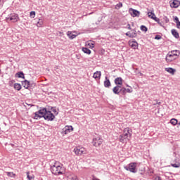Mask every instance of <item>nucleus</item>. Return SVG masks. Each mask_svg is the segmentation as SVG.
Here are the masks:
<instances>
[{
	"label": "nucleus",
	"mask_w": 180,
	"mask_h": 180,
	"mask_svg": "<svg viewBox=\"0 0 180 180\" xmlns=\"http://www.w3.org/2000/svg\"><path fill=\"white\" fill-rule=\"evenodd\" d=\"M167 22H169V20H168V18H166V22L167 23Z\"/></svg>",
	"instance_id": "obj_50"
},
{
	"label": "nucleus",
	"mask_w": 180,
	"mask_h": 180,
	"mask_svg": "<svg viewBox=\"0 0 180 180\" xmlns=\"http://www.w3.org/2000/svg\"><path fill=\"white\" fill-rule=\"evenodd\" d=\"M30 18H34V16H36V12L35 11H31L30 13Z\"/></svg>",
	"instance_id": "obj_36"
},
{
	"label": "nucleus",
	"mask_w": 180,
	"mask_h": 180,
	"mask_svg": "<svg viewBox=\"0 0 180 180\" xmlns=\"http://www.w3.org/2000/svg\"><path fill=\"white\" fill-rule=\"evenodd\" d=\"M132 32H131V36H134V37H137V31L136 30H132Z\"/></svg>",
	"instance_id": "obj_32"
},
{
	"label": "nucleus",
	"mask_w": 180,
	"mask_h": 180,
	"mask_svg": "<svg viewBox=\"0 0 180 180\" xmlns=\"http://www.w3.org/2000/svg\"><path fill=\"white\" fill-rule=\"evenodd\" d=\"M115 84L117 86H121V85H123V79L122 77H117L115 79Z\"/></svg>",
	"instance_id": "obj_13"
},
{
	"label": "nucleus",
	"mask_w": 180,
	"mask_h": 180,
	"mask_svg": "<svg viewBox=\"0 0 180 180\" xmlns=\"http://www.w3.org/2000/svg\"><path fill=\"white\" fill-rule=\"evenodd\" d=\"M89 46H90L91 49H94V43L91 42V43H89Z\"/></svg>",
	"instance_id": "obj_43"
},
{
	"label": "nucleus",
	"mask_w": 180,
	"mask_h": 180,
	"mask_svg": "<svg viewBox=\"0 0 180 180\" xmlns=\"http://www.w3.org/2000/svg\"><path fill=\"white\" fill-rule=\"evenodd\" d=\"M151 13H153V12H148V16H149V15H150V16H153V14H151Z\"/></svg>",
	"instance_id": "obj_47"
},
{
	"label": "nucleus",
	"mask_w": 180,
	"mask_h": 180,
	"mask_svg": "<svg viewBox=\"0 0 180 180\" xmlns=\"http://www.w3.org/2000/svg\"><path fill=\"white\" fill-rule=\"evenodd\" d=\"M179 5H180V2L178 0H174L172 3L170 1L171 8H178Z\"/></svg>",
	"instance_id": "obj_15"
},
{
	"label": "nucleus",
	"mask_w": 180,
	"mask_h": 180,
	"mask_svg": "<svg viewBox=\"0 0 180 180\" xmlns=\"http://www.w3.org/2000/svg\"><path fill=\"white\" fill-rule=\"evenodd\" d=\"M74 130V128L72 126H65L63 129H62V134H68V133H71Z\"/></svg>",
	"instance_id": "obj_8"
},
{
	"label": "nucleus",
	"mask_w": 180,
	"mask_h": 180,
	"mask_svg": "<svg viewBox=\"0 0 180 180\" xmlns=\"http://www.w3.org/2000/svg\"><path fill=\"white\" fill-rule=\"evenodd\" d=\"M22 86H24L25 89H28L29 87L30 86V82L27 80H24L23 82H22Z\"/></svg>",
	"instance_id": "obj_19"
},
{
	"label": "nucleus",
	"mask_w": 180,
	"mask_h": 180,
	"mask_svg": "<svg viewBox=\"0 0 180 180\" xmlns=\"http://www.w3.org/2000/svg\"><path fill=\"white\" fill-rule=\"evenodd\" d=\"M120 94H121L122 95H126V94H127L126 88L121 87L120 89Z\"/></svg>",
	"instance_id": "obj_28"
},
{
	"label": "nucleus",
	"mask_w": 180,
	"mask_h": 180,
	"mask_svg": "<svg viewBox=\"0 0 180 180\" xmlns=\"http://www.w3.org/2000/svg\"><path fill=\"white\" fill-rule=\"evenodd\" d=\"M46 110H49V112H50V110H51V107L49 106L48 108H46Z\"/></svg>",
	"instance_id": "obj_48"
},
{
	"label": "nucleus",
	"mask_w": 180,
	"mask_h": 180,
	"mask_svg": "<svg viewBox=\"0 0 180 180\" xmlns=\"http://www.w3.org/2000/svg\"><path fill=\"white\" fill-rule=\"evenodd\" d=\"M110 80L108 79V77H105L104 86L105 88H109L111 86Z\"/></svg>",
	"instance_id": "obj_16"
},
{
	"label": "nucleus",
	"mask_w": 180,
	"mask_h": 180,
	"mask_svg": "<svg viewBox=\"0 0 180 180\" xmlns=\"http://www.w3.org/2000/svg\"><path fill=\"white\" fill-rule=\"evenodd\" d=\"M132 131L130 128H125L124 129V134L120 135L119 140L121 143H124V140H129V136L131 137Z\"/></svg>",
	"instance_id": "obj_2"
},
{
	"label": "nucleus",
	"mask_w": 180,
	"mask_h": 180,
	"mask_svg": "<svg viewBox=\"0 0 180 180\" xmlns=\"http://www.w3.org/2000/svg\"><path fill=\"white\" fill-rule=\"evenodd\" d=\"M51 171L53 175H63V174H64L63 167H61L57 162L51 167Z\"/></svg>",
	"instance_id": "obj_3"
},
{
	"label": "nucleus",
	"mask_w": 180,
	"mask_h": 180,
	"mask_svg": "<svg viewBox=\"0 0 180 180\" xmlns=\"http://www.w3.org/2000/svg\"><path fill=\"white\" fill-rule=\"evenodd\" d=\"M176 56H173V55H171V53H168V54L166 56V61L167 63H172V61H174V60H176Z\"/></svg>",
	"instance_id": "obj_10"
},
{
	"label": "nucleus",
	"mask_w": 180,
	"mask_h": 180,
	"mask_svg": "<svg viewBox=\"0 0 180 180\" xmlns=\"http://www.w3.org/2000/svg\"><path fill=\"white\" fill-rule=\"evenodd\" d=\"M82 51H84L86 54H91V51L86 47H83Z\"/></svg>",
	"instance_id": "obj_29"
},
{
	"label": "nucleus",
	"mask_w": 180,
	"mask_h": 180,
	"mask_svg": "<svg viewBox=\"0 0 180 180\" xmlns=\"http://www.w3.org/2000/svg\"><path fill=\"white\" fill-rule=\"evenodd\" d=\"M153 180H162V179H161V177L160 176H155Z\"/></svg>",
	"instance_id": "obj_44"
},
{
	"label": "nucleus",
	"mask_w": 180,
	"mask_h": 180,
	"mask_svg": "<svg viewBox=\"0 0 180 180\" xmlns=\"http://www.w3.org/2000/svg\"><path fill=\"white\" fill-rule=\"evenodd\" d=\"M170 53V55L173 56L174 57H176L178 58L179 54H180V51L179 50H174V51H172Z\"/></svg>",
	"instance_id": "obj_18"
},
{
	"label": "nucleus",
	"mask_w": 180,
	"mask_h": 180,
	"mask_svg": "<svg viewBox=\"0 0 180 180\" xmlns=\"http://www.w3.org/2000/svg\"><path fill=\"white\" fill-rule=\"evenodd\" d=\"M125 34H126V36H127L128 37H130L131 39L134 38V35H131V32H127Z\"/></svg>",
	"instance_id": "obj_33"
},
{
	"label": "nucleus",
	"mask_w": 180,
	"mask_h": 180,
	"mask_svg": "<svg viewBox=\"0 0 180 180\" xmlns=\"http://www.w3.org/2000/svg\"><path fill=\"white\" fill-rule=\"evenodd\" d=\"M151 15H153V16H151ZM151 15H149V18H150V19H153V20H155V22H157V23H158V25H161L162 24L160 20V18H157L154 13H151Z\"/></svg>",
	"instance_id": "obj_12"
},
{
	"label": "nucleus",
	"mask_w": 180,
	"mask_h": 180,
	"mask_svg": "<svg viewBox=\"0 0 180 180\" xmlns=\"http://www.w3.org/2000/svg\"><path fill=\"white\" fill-rule=\"evenodd\" d=\"M165 70L167 72H169V74H172V75H174L176 72V70L172 68H166Z\"/></svg>",
	"instance_id": "obj_17"
},
{
	"label": "nucleus",
	"mask_w": 180,
	"mask_h": 180,
	"mask_svg": "<svg viewBox=\"0 0 180 180\" xmlns=\"http://www.w3.org/2000/svg\"><path fill=\"white\" fill-rule=\"evenodd\" d=\"M102 143H103V140L99 136L93 139V145L94 147H99Z\"/></svg>",
	"instance_id": "obj_6"
},
{
	"label": "nucleus",
	"mask_w": 180,
	"mask_h": 180,
	"mask_svg": "<svg viewBox=\"0 0 180 180\" xmlns=\"http://www.w3.org/2000/svg\"><path fill=\"white\" fill-rule=\"evenodd\" d=\"M170 123L171 124H173V126H175L178 124V120L175 119V118H172L171 120H170Z\"/></svg>",
	"instance_id": "obj_27"
},
{
	"label": "nucleus",
	"mask_w": 180,
	"mask_h": 180,
	"mask_svg": "<svg viewBox=\"0 0 180 180\" xmlns=\"http://www.w3.org/2000/svg\"><path fill=\"white\" fill-rule=\"evenodd\" d=\"M161 39H162L161 35L157 34V35H155V40H161Z\"/></svg>",
	"instance_id": "obj_38"
},
{
	"label": "nucleus",
	"mask_w": 180,
	"mask_h": 180,
	"mask_svg": "<svg viewBox=\"0 0 180 180\" xmlns=\"http://www.w3.org/2000/svg\"><path fill=\"white\" fill-rule=\"evenodd\" d=\"M15 77L17 78H23V79H25V73H23V72H18L15 74Z\"/></svg>",
	"instance_id": "obj_21"
},
{
	"label": "nucleus",
	"mask_w": 180,
	"mask_h": 180,
	"mask_svg": "<svg viewBox=\"0 0 180 180\" xmlns=\"http://www.w3.org/2000/svg\"><path fill=\"white\" fill-rule=\"evenodd\" d=\"M41 117H43V115L40 114V110H39L38 112H36L34 113V119L37 120V119H41Z\"/></svg>",
	"instance_id": "obj_22"
},
{
	"label": "nucleus",
	"mask_w": 180,
	"mask_h": 180,
	"mask_svg": "<svg viewBox=\"0 0 180 180\" xmlns=\"http://www.w3.org/2000/svg\"><path fill=\"white\" fill-rule=\"evenodd\" d=\"M126 171H129L132 172V174H136L137 172V162H131L128 165V166L124 167Z\"/></svg>",
	"instance_id": "obj_4"
},
{
	"label": "nucleus",
	"mask_w": 180,
	"mask_h": 180,
	"mask_svg": "<svg viewBox=\"0 0 180 180\" xmlns=\"http://www.w3.org/2000/svg\"><path fill=\"white\" fill-rule=\"evenodd\" d=\"M42 25H43V20L38 18V21L37 24V27H41Z\"/></svg>",
	"instance_id": "obj_26"
},
{
	"label": "nucleus",
	"mask_w": 180,
	"mask_h": 180,
	"mask_svg": "<svg viewBox=\"0 0 180 180\" xmlns=\"http://www.w3.org/2000/svg\"><path fill=\"white\" fill-rule=\"evenodd\" d=\"M129 12L133 18H139L140 16V11L132 8H129Z\"/></svg>",
	"instance_id": "obj_7"
},
{
	"label": "nucleus",
	"mask_w": 180,
	"mask_h": 180,
	"mask_svg": "<svg viewBox=\"0 0 180 180\" xmlns=\"http://www.w3.org/2000/svg\"><path fill=\"white\" fill-rule=\"evenodd\" d=\"M126 92H128V94H131V92H133V88L129 86V88L126 89Z\"/></svg>",
	"instance_id": "obj_35"
},
{
	"label": "nucleus",
	"mask_w": 180,
	"mask_h": 180,
	"mask_svg": "<svg viewBox=\"0 0 180 180\" xmlns=\"http://www.w3.org/2000/svg\"><path fill=\"white\" fill-rule=\"evenodd\" d=\"M172 34H173L175 39H179V33H178L175 29L172 30Z\"/></svg>",
	"instance_id": "obj_23"
},
{
	"label": "nucleus",
	"mask_w": 180,
	"mask_h": 180,
	"mask_svg": "<svg viewBox=\"0 0 180 180\" xmlns=\"http://www.w3.org/2000/svg\"><path fill=\"white\" fill-rule=\"evenodd\" d=\"M153 105H161V102H159L158 100L155 101V103Z\"/></svg>",
	"instance_id": "obj_42"
},
{
	"label": "nucleus",
	"mask_w": 180,
	"mask_h": 180,
	"mask_svg": "<svg viewBox=\"0 0 180 180\" xmlns=\"http://www.w3.org/2000/svg\"><path fill=\"white\" fill-rule=\"evenodd\" d=\"M129 44L130 47H131V49H134V50H136V49L139 47V43H137V41H136V40L134 39H133L132 41H129Z\"/></svg>",
	"instance_id": "obj_11"
},
{
	"label": "nucleus",
	"mask_w": 180,
	"mask_h": 180,
	"mask_svg": "<svg viewBox=\"0 0 180 180\" xmlns=\"http://www.w3.org/2000/svg\"><path fill=\"white\" fill-rule=\"evenodd\" d=\"M68 37H69V39H70V40H72L73 39H75V37H77V35L72 34V32L71 31H68L67 32Z\"/></svg>",
	"instance_id": "obj_20"
},
{
	"label": "nucleus",
	"mask_w": 180,
	"mask_h": 180,
	"mask_svg": "<svg viewBox=\"0 0 180 180\" xmlns=\"http://www.w3.org/2000/svg\"><path fill=\"white\" fill-rule=\"evenodd\" d=\"M123 6V4L122 3H118L117 5H116V9H120V8H122Z\"/></svg>",
	"instance_id": "obj_34"
},
{
	"label": "nucleus",
	"mask_w": 180,
	"mask_h": 180,
	"mask_svg": "<svg viewBox=\"0 0 180 180\" xmlns=\"http://www.w3.org/2000/svg\"><path fill=\"white\" fill-rule=\"evenodd\" d=\"M176 27L178 29H180V21L176 23Z\"/></svg>",
	"instance_id": "obj_45"
},
{
	"label": "nucleus",
	"mask_w": 180,
	"mask_h": 180,
	"mask_svg": "<svg viewBox=\"0 0 180 180\" xmlns=\"http://www.w3.org/2000/svg\"><path fill=\"white\" fill-rule=\"evenodd\" d=\"M6 22L11 21L15 23L19 20V16L18 15V14L11 13L8 15V17L6 18Z\"/></svg>",
	"instance_id": "obj_5"
},
{
	"label": "nucleus",
	"mask_w": 180,
	"mask_h": 180,
	"mask_svg": "<svg viewBox=\"0 0 180 180\" xmlns=\"http://www.w3.org/2000/svg\"><path fill=\"white\" fill-rule=\"evenodd\" d=\"M71 180H78V176H73L70 177Z\"/></svg>",
	"instance_id": "obj_41"
},
{
	"label": "nucleus",
	"mask_w": 180,
	"mask_h": 180,
	"mask_svg": "<svg viewBox=\"0 0 180 180\" xmlns=\"http://www.w3.org/2000/svg\"><path fill=\"white\" fill-rule=\"evenodd\" d=\"M101 71H96V72L94 73L93 77L96 79L97 78H101Z\"/></svg>",
	"instance_id": "obj_24"
},
{
	"label": "nucleus",
	"mask_w": 180,
	"mask_h": 180,
	"mask_svg": "<svg viewBox=\"0 0 180 180\" xmlns=\"http://www.w3.org/2000/svg\"><path fill=\"white\" fill-rule=\"evenodd\" d=\"M74 151L76 155H82V154H85V149L84 148H75Z\"/></svg>",
	"instance_id": "obj_9"
},
{
	"label": "nucleus",
	"mask_w": 180,
	"mask_h": 180,
	"mask_svg": "<svg viewBox=\"0 0 180 180\" xmlns=\"http://www.w3.org/2000/svg\"><path fill=\"white\" fill-rule=\"evenodd\" d=\"M141 30L142 32H148V28H147V27H146V25H141Z\"/></svg>",
	"instance_id": "obj_31"
},
{
	"label": "nucleus",
	"mask_w": 180,
	"mask_h": 180,
	"mask_svg": "<svg viewBox=\"0 0 180 180\" xmlns=\"http://www.w3.org/2000/svg\"><path fill=\"white\" fill-rule=\"evenodd\" d=\"M127 29H129V30H131V27L130 26V24L127 25Z\"/></svg>",
	"instance_id": "obj_46"
},
{
	"label": "nucleus",
	"mask_w": 180,
	"mask_h": 180,
	"mask_svg": "<svg viewBox=\"0 0 180 180\" xmlns=\"http://www.w3.org/2000/svg\"><path fill=\"white\" fill-rule=\"evenodd\" d=\"M27 178L29 179V180H34V176H30L29 175V172H27Z\"/></svg>",
	"instance_id": "obj_37"
},
{
	"label": "nucleus",
	"mask_w": 180,
	"mask_h": 180,
	"mask_svg": "<svg viewBox=\"0 0 180 180\" xmlns=\"http://www.w3.org/2000/svg\"><path fill=\"white\" fill-rule=\"evenodd\" d=\"M14 89H16V91H20V89H22V86L19 83H15Z\"/></svg>",
	"instance_id": "obj_25"
},
{
	"label": "nucleus",
	"mask_w": 180,
	"mask_h": 180,
	"mask_svg": "<svg viewBox=\"0 0 180 180\" xmlns=\"http://www.w3.org/2000/svg\"><path fill=\"white\" fill-rule=\"evenodd\" d=\"M40 115H42V117L45 120H48L50 122H53L56 116H54V114L51 112L50 110H47L46 108H43L42 109L40 110L39 111Z\"/></svg>",
	"instance_id": "obj_1"
},
{
	"label": "nucleus",
	"mask_w": 180,
	"mask_h": 180,
	"mask_svg": "<svg viewBox=\"0 0 180 180\" xmlns=\"http://www.w3.org/2000/svg\"><path fill=\"white\" fill-rule=\"evenodd\" d=\"M121 88H122V86H115L112 89L113 94H115V95H119L120 94V89Z\"/></svg>",
	"instance_id": "obj_14"
},
{
	"label": "nucleus",
	"mask_w": 180,
	"mask_h": 180,
	"mask_svg": "<svg viewBox=\"0 0 180 180\" xmlns=\"http://www.w3.org/2000/svg\"><path fill=\"white\" fill-rule=\"evenodd\" d=\"M51 110L53 112V113H57V110H56V107H51Z\"/></svg>",
	"instance_id": "obj_39"
},
{
	"label": "nucleus",
	"mask_w": 180,
	"mask_h": 180,
	"mask_svg": "<svg viewBox=\"0 0 180 180\" xmlns=\"http://www.w3.org/2000/svg\"><path fill=\"white\" fill-rule=\"evenodd\" d=\"M7 174V176H11V178H13V176H15L16 174H15L13 172H6Z\"/></svg>",
	"instance_id": "obj_30"
},
{
	"label": "nucleus",
	"mask_w": 180,
	"mask_h": 180,
	"mask_svg": "<svg viewBox=\"0 0 180 180\" xmlns=\"http://www.w3.org/2000/svg\"><path fill=\"white\" fill-rule=\"evenodd\" d=\"M174 22H175L176 24L179 23V18H178L177 16H176V17L174 18Z\"/></svg>",
	"instance_id": "obj_40"
},
{
	"label": "nucleus",
	"mask_w": 180,
	"mask_h": 180,
	"mask_svg": "<svg viewBox=\"0 0 180 180\" xmlns=\"http://www.w3.org/2000/svg\"><path fill=\"white\" fill-rule=\"evenodd\" d=\"M93 180H100L99 179L96 178V177H94Z\"/></svg>",
	"instance_id": "obj_49"
}]
</instances>
